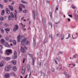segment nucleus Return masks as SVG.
<instances>
[{"label":"nucleus","mask_w":78,"mask_h":78,"mask_svg":"<svg viewBox=\"0 0 78 78\" xmlns=\"http://www.w3.org/2000/svg\"><path fill=\"white\" fill-rule=\"evenodd\" d=\"M26 41L27 39L26 38L23 39L21 41V44L22 45H25V44H26L27 45H28V43H29V41H27L26 42Z\"/></svg>","instance_id":"obj_1"},{"label":"nucleus","mask_w":78,"mask_h":78,"mask_svg":"<svg viewBox=\"0 0 78 78\" xmlns=\"http://www.w3.org/2000/svg\"><path fill=\"white\" fill-rule=\"evenodd\" d=\"M12 67V66H11V65L7 66L5 67V71H6V72H9L10 69H11Z\"/></svg>","instance_id":"obj_2"},{"label":"nucleus","mask_w":78,"mask_h":78,"mask_svg":"<svg viewBox=\"0 0 78 78\" xmlns=\"http://www.w3.org/2000/svg\"><path fill=\"white\" fill-rule=\"evenodd\" d=\"M5 53L7 55H9L10 53H12L11 49H8L5 51Z\"/></svg>","instance_id":"obj_3"},{"label":"nucleus","mask_w":78,"mask_h":78,"mask_svg":"<svg viewBox=\"0 0 78 78\" xmlns=\"http://www.w3.org/2000/svg\"><path fill=\"white\" fill-rule=\"evenodd\" d=\"M19 30V27L17 25H15L14 28L13 29V31L16 32V31H17Z\"/></svg>","instance_id":"obj_4"},{"label":"nucleus","mask_w":78,"mask_h":78,"mask_svg":"<svg viewBox=\"0 0 78 78\" xmlns=\"http://www.w3.org/2000/svg\"><path fill=\"white\" fill-rule=\"evenodd\" d=\"M14 57H13L12 58L14 59H16V58H17V52H16V51H14Z\"/></svg>","instance_id":"obj_5"},{"label":"nucleus","mask_w":78,"mask_h":78,"mask_svg":"<svg viewBox=\"0 0 78 78\" xmlns=\"http://www.w3.org/2000/svg\"><path fill=\"white\" fill-rule=\"evenodd\" d=\"M33 17L34 20H35V16H36V12L34 10H32Z\"/></svg>","instance_id":"obj_6"},{"label":"nucleus","mask_w":78,"mask_h":78,"mask_svg":"<svg viewBox=\"0 0 78 78\" xmlns=\"http://www.w3.org/2000/svg\"><path fill=\"white\" fill-rule=\"evenodd\" d=\"M42 21L43 23L44 24V27H45V24H46V21H45V18H44V17H43Z\"/></svg>","instance_id":"obj_7"},{"label":"nucleus","mask_w":78,"mask_h":78,"mask_svg":"<svg viewBox=\"0 0 78 78\" xmlns=\"http://www.w3.org/2000/svg\"><path fill=\"white\" fill-rule=\"evenodd\" d=\"M25 67H23L22 69V75H23L25 73Z\"/></svg>","instance_id":"obj_8"},{"label":"nucleus","mask_w":78,"mask_h":78,"mask_svg":"<svg viewBox=\"0 0 78 78\" xmlns=\"http://www.w3.org/2000/svg\"><path fill=\"white\" fill-rule=\"evenodd\" d=\"M21 51L22 53H25V50L23 48L21 47Z\"/></svg>","instance_id":"obj_9"},{"label":"nucleus","mask_w":78,"mask_h":78,"mask_svg":"<svg viewBox=\"0 0 78 78\" xmlns=\"http://www.w3.org/2000/svg\"><path fill=\"white\" fill-rule=\"evenodd\" d=\"M6 14H9L10 13V10L8 8H6Z\"/></svg>","instance_id":"obj_10"},{"label":"nucleus","mask_w":78,"mask_h":78,"mask_svg":"<svg viewBox=\"0 0 78 78\" xmlns=\"http://www.w3.org/2000/svg\"><path fill=\"white\" fill-rule=\"evenodd\" d=\"M1 43L2 45H4V44H5V41L3 39H2L1 40Z\"/></svg>","instance_id":"obj_11"},{"label":"nucleus","mask_w":78,"mask_h":78,"mask_svg":"<svg viewBox=\"0 0 78 78\" xmlns=\"http://www.w3.org/2000/svg\"><path fill=\"white\" fill-rule=\"evenodd\" d=\"M9 7L12 11H14V8H13V7L11 6V5H9Z\"/></svg>","instance_id":"obj_12"},{"label":"nucleus","mask_w":78,"mask_h":78,"mask_svg":"<svg viewBox=\"0 0 78 78\" xmlns=\"http://www.w3.org/2000/svg\"><path fill=\"white\" fill-rule=\"evenodd\" d=\"M4 45L5 47H10V45H9L7 42L5 43L4 44Z\"/></svg>","instance_id":"obj_13"},{"label":"nucleus","mask_w":78,"mask_h":78,"mask_svg":"<svg viewBox=\"0 0 78 78\" xmlns=\"http://www.w3.org/2000/svg\"><path fill=\"white\" fill-rule=\"evenodd\" d=\"M63 73L64 74V75H65L66 76H67L68 78H70V76L69 75V74H67V73L66 72H64Z\"/></svg>","instance_id":"obj_14"},{"label":"nucleus","mask_w":78,"mask_h":78,"mask_svg":"<svg viewBox=\"0 0 78 78\" xmlns=\"http://www.w3.org/2000/svg\"><path fill=\"white\" fill-rule=\"evenodd\" d=\"M9 78V74L8 73H6L5 74V78Z\"/></svg>","instance_id":"obj_15"},{"label":"nucleus","mask_w":78,"mask_h":78,"mask_svg":"<svg viewBox=\"0 0 78 78\" xmlns=\"http://www.w3.org/2000/svg\"><path fill=\"white\" fill-rule=\"evenodd\" d=\"M34 42H33V45L34 47H35L36 45V41H35V38L34 37L33 38Z\"/></svg>","instance_id":"obj_16"},{"label":"nucleus","mask_w":78,"mask_h":78,"mask_svg":"<svg viewBox=\"0 0 78 78\" xmlns=\"http://www.w3.org/2000/svg\"><path fill=\"white\" fill-rule=\"evenodd\" d=\"M18 41L19 42H20V36H18Z\"/></svg>","instance_id":"obj_17"},{"label":"nucleus","mask_w":78,"mask_h":78,"mask_svg":"<svg viewBox=\"0 0 78 78\" xmlns=\"http://www.w3.org/2000/svg\"><path fill=\"white\" fill-rule=\"evenodd\" d=\"M32 59L33 65H34V62H35V61H34V58L33 57H32Z\"/></svg>","instance_id":"obj_18"},{"label":"nucleus","mask_w":78,"mask_h":78,"mask_svg":"<svg viewBox=\"0 0 78 78\" xmlns=\"http://www.w3.org/2000/svg\"><path fill=\"white\" fill-rule=\"evenodd\" d=\"M5 10H3L2 11V13H1L2 16H3V15H4V14H5Z\"/></svg>","instance_id":"obj_19"},{"label":"nucleus","mask_w":78,"mask_h":78,"mask_svg":"<svg viewBox=\"0 0 78 78\" xmlns=\"http://www.w3.org/2000/svg\"><path fill=\"white\" fill-rule=\"evenodd\" d=\"M77 56V55L75 54L73 56V57L72 58V59H73L74 58H76Z\"/></svg>","instance_id":"obj_20"},{"label":"nucleus","mask_w":78,"mask_h":78,"mask_svg":"<svg viewBox=\"0 0 78 78\" xmlns=\"http://www.w3.org/2000/svg\"><path fill=\"white\" fill-rule=\"evenodd\" d=\"M61 40L62 41V40H63L64 39V34H62L61 36Z\"/></svg>","instance_id":"obj_21"},{"label":"nucleus","mask_w":78,"mask_h":78,"mask_svg":"<svg viewBox=\"0 0 78 78\" xmlns=\"http://www.w3.org/2000/svg\"><path fill=\"white\" fill-rule=\"evenodd\" d=\"M5 59L6 61H9V60L11 59V58L10 57H7L5 58Z\"/></svg>","instance_id":"obj_22"},{"label":"nucleus","mask_w":78,"mask_h":78,"mask_svg":"<svg viewBox=\"0 0 78 78\" xmlns=\"http://www.w3.org/2000/svg\"><path fill=\"white\" fill-rule=\"evenodd\" d=\"M12 64H13V65H16V61H15V60H13V61H12Z\"/></svg>","instance_id":"obj_23"},{"label":"nucleus","mask_w":78,"mask_h":78,"mask_svg":"<svg viewBox=\"0 0 78 78\" xmlns=\"http://www.w3.org/2000/svg\"><path fill=\"white\" fill-rule=\"evenodd\" d=\"M41 76H45V74L43 72L41 71Z\"/></svg>","instance_id":"obj_24"},{"label":"nucleus","mask_w":78,"mask_h":78,"mask_svg":"<svg viewBox=\"0 0 78 78\" xmlns=\"http://www.w3.org/2000/svg\"><path fill=\"white\" fill-rule=\"evenodd\" d=\"M10 15L11 16V17H12V18H14V14L12 12H11L10 13Z\"/></svg>","instance_id":"obj_25"},{"label":"nucleus","mask_w":78,"mask_h":78,"mask_svg":"<svg viewBox=\"0 0 78 78\" xmlns=\"http://www.w3.org/2000/svg\"><path fill=\"white\" fill-rule=\"evenodd\" d=\"M12 19V17H11V15H9V17H8V20H10L11 19Z\"/></svg>","instance_id":"obj_26"},{"label":"nucleus","mask_w":78,"mask_h":78,"mask_svg":"<svg viewBox=\"0 0 78 78\" xmlns=\"http://www.w3.org/2000/svg\"><path fill=\"white\" fill-rule=\"evenodd\" d=\"M20 6L21 7H22L23 8H25V5H23L22 4H20Z\"/></svg>","instance_id":"obj_27"},{"label":"nucleus","mask_w":78,"mask_h":78,"mask_svg":"<svg viewBox=\"0 0 78 78\" xmlns=\"http://www.w3.org/2000/svg\"><path fill=\"white\" fill-rule=\"evenodd\" d=\"M4 20V18L3 17H0V20L1 21H3Z\"/></svg>","instance_id":"obj_28"},{"label":"nucleus","mask_w":78,"mask_h":78,"mask_svg":"<svg viewBox=\"0 0 78 78\" xmlns=\"http://www.w3.org/2000/svg\"><path fill=\"white\" fill-rule=\"evenodd\" d=\"M49 38H51V40H52L53 38L52 37V35L51 34H50L49 36Z\"/></svg>","instance_id":"obj_29"},{"label":"nucleus","mask_w":78,"mask_h":78,"mask_svg":"<svg viewBox=\"0 0 78 78\" xmlns=\"http://www.w3.org/2000/svg\"><path fill=\"white\" fill-rule=\"evenodd\" d=\"M27 71L28 72H29V71H30V66H27Z\"/></svg>","instance_id":"obj_30"},{"label":"nucleus","mask_w":78,"mask_h":78,"mask_svg":"<svg viewBox=\"0 0 78 78\" xmlns=\"http://www.w3.org/2000/svg\"><path fill=\"white\" fill-rule=\"evenodd\" d=\"M13 70L14 71H16L17 70V69L16 68V67H14L13 68Z\"/></svg>","instance_id":"obj_31"},{"label":"nucleus","mask_w":78,"mask_h":78,"mask_svg":"<svg viewBox=\"0 0 78 78\" xmlns=\"http://www.w3.org/2000/svg\"><path fill=\"white\" fill-rule=\"evenodd\" d=\"M13 44H14V45H16V41L15 40H13Z\"/></svg>","instance_id":"obj_32"},{"label":"nucleus","mask_w":78,"mask_h":78,"mask_svg":"<svg viewBox=\"0 0 78 78\" xmlns=\"http://www.w3.org/2000/svg\"><path fill=\"white\" fill-rule=\"evenodd\" d=\"M23 11L24 13H27L28 12V11H27V10H23Z\"/></svg>","instance_id":"obj_33"},{"label":"nucleus","mask_w":78,"mask_h":78,"mask_svg":"<svg viewBox=\"0 0 78 78\" xmlns=\"http://www.w3.org/2000/svg\"><path fill=\"white\" fill-rule=\"evenodd\" d=\"M19 11H20L21 12H22V8H21L20 7H19Z\"/></svg>","instance_id":"obj_34"},{"label":"nucleus","mask_w":78,"mask_h":78,"mask_svg":"<svg viewBox=\"0 0 78 78\" xmlns=\"http://www.w3.org/2000/svg\"><path fill=\"white\" fill-rule=\"evenodd\" d=\"M51 71L52 72H55V68H52L51 69Z\"/></svg>","instance_id":"obj_35"},{"label":"nucleus","mask_w":78,"mask_h":78,"mask_svg":"<svg viewBox=\"0 0 78 78\" xmlns=\"http://www.w3.org/2000/svg\"><path fill=\"white\" fill-rule=\"evenodd\" d=\"M4 65L3 64V63H0V67H3V66Z\"/></svg>","instance_id":"obj_36"},{"label":"nucleus","mask_w":78,"mask_h":78,"mask_svg":"<svg viewBox=\"0 0 78 78\" xmlns=\"http://www.w3.org/2000/svg\"><path fill=\"white\" fill-rule=\"evenodd\" d=\"M25 27V25H24V26H23L22 27V29H23V30H26V29H24V28Z\"/></svg>","instance_id":"obj_37"},{"label":"nucleus","mask_w":78,"mask_h":78,"mask_svg":"<svg viewBox=\"0 0 78 78\" xmlns=\"http://www.w3.org/2000/svg\"><path fill=\"white\" fill-rule=\"evenodd\" d=\"M70 37V34H68V37L66 38V39H69V37Z\"/></svg>","instance_id":"obj_38"},{"label":"nucleus","mask_w":78,"mask_h":78,"mask_svg":"<svg viewBox=\"0 0 78 78\" xmlns=\"http://www.w3.org/2000/svg\"><path fill=\"white\" fill-rule=\"evenodd\" d=\"M15 20H17V15H14Z\"/></svg>","instance_id":"obj_39"},{"label":"nucleus","mask_w":78,"mask_h":78,"mask_svg":"<svg viewBox=\"0 0 78 78\" xmlns=\"http://www.w3.org/2000/svg\"><path fill=\"white\" fill-rule=\"evenodd\" d=\"M9 30H10V29H8V28H7V29H5V31H8V32L9 31H10Z\"/></svg>","instance_id":"obj_40"},{"label":"nucleus","mask_w":78,"mask_h":78,"mask_svg":"<svg viewBox=\"0 0 78 78\" xmlns=\"http://www.w3.org/2000/svg\"><path fill=\"white\" fill-rule=\"evenodd\" d=\"M0 6L1 8H3V5L0 4Z\"/></svg>","instance_id":"obj_41"},{"label":"nucleus","mask_w":78,"mask_h":78,"mask_svg":"<svg viewBox=\"0 0 78 78\" xmlns=\"http://www.w3.org/2000/svg\"><path fill=\"white\" fill-rule=\"evenodd\" d=\"M49 25H51V28H52V23H51L50 22L49 23Z\"/></svg>","instance_id":"obj_42"},{"label":"nucleus","mask_w":78,"mask_h":78,"mask_svg":"<svg viewBox=\"0 0 78 78\" xmlns=\"http://www.w3.org/2000/svg\"><path fill=\"white\" fill-rule=\"evenodd\" d=\"M3 27H2V26H0V29L1 31V30H3Z\"/></svg>","instance_id":"obj_43"},{"label":"nucleus","mask_w":78,"mask_h":78,"mask_svg":"<svg viewBox=\"0 0 78 78\" xmlns=\"http://www.w3.org/2000/svg\"><path fill=\"white\" fill-rule=\"evenodd\" d=\"M15 13H14V15H17V11H16V10H15Z\"/></svg>","instance_id":"obj_44"},{"label":"nucleus","mask_w":78,"mask_h":78,"mask_svg":"<svg viewBox=\"0 0 78 78\" xmlns=\"http://www.w3.org/2000/svg\"><path fill=\"white\" fill-rule=\"evenodd\" d=\"M28 55L30 57H33V55H32V54H28Z\"/></svg>","instance_id":"obj_45"},{"label":"nucleus","mask_w":78,"mask_h":78,"mask_svg":"<svg viewBox=\"0 0 78 78\" xmlns=\"http://www.w3.org/2000/svg\"><path fill=\"white\" fill-rule=\"evenodd\" d=\"M5 39L7 41H9V37H7L5 38Z\"/></svg>","instance_id":"obj_46"},{"label":"nucleus","mask_w":78,"mask_h":78,"mask_svg":"<svg viewBox=\"0 0 78 78\" xmlns=\"http://www.w3.org/2000/svg\"><path fill=\"white\" fill-rule=\"evenodd\" d=\"M1 31L2 33V34H4V30H1Z\"/></svg>","instance_id":"obj_47"},{"label":"nucleus","mask_w":78,"mask_h":78,"mask_svg":"<svg viewBox=\"0 0 78 78\" xmlns=\"http://www.w3.org/2000/svg\"><path fill=\"white\" fill-rule=\"evenodd\" d=\"M58 6H56V8L55 9V10H57V11H58Z\"/></svg>","instance_id":"obj_48"},{"label":"nucleus","mask_w":78,"mask_h":78,"mask_svg":"<svg viewBox=\"0 0 78 78\" xmlns=\"http://www.w3.org/2000/svg\"><path fill=\"white\" fill-rule=\"evenodd\" d=\"M3 47L2 45H0V50H1L2 49Z\"/></svg>","instance_id":"obj_49"},{"label":"nucleus","mask_w":78,"mask_h":78,"mask_svg":"<svg viewBox=\"0 0 78 78\" xmlns=\"http://www.w3.org/2000/svg\"><path fill=\"white\" fill-rule=\"evenodd\" d=\"M5 25L6 26V27H8L9 26V25L6 23H5Z\"/></svg>","instance_id":"obj_50"},{"label":"nucleus","mask_w":78,"mask_h":78,"mask_svg":"<svg viewBox=\"0 0 78 78\" xmlns=\"http://www.w3.org/2000/svg\"><path fill=\"white\" fill-rule=\"evenodd\" d=\"M49 14H50V16L51 17V12H50Z\"/></svg>","instance_id":"obj_51"},{"label":"nucleus","mask_w":78,"mask_h":78,"mask_svg":"<svg viewBox=\"0 0 78 78\" xmlns=\"http://www.w3.org/2000/svg\"><path fill=\"white\" fill-rule=\"evenodd\" d=\"M24 49H25V50H27V47L26 46H24Z\"/></svg>","instance_id":"obj_52"},{"label":"nucleus","mask_w":78,"mask_h":78,"mask_svg":"<svg viewBox=\"0 0 78 78\" xmlns=\"http://www.w3.org/2000/svg\"><path fill=\"white\" fill-rule=\"evenodd\" d=\"M70 17H72V15H68Z\"/></svg>","instance_id":"obj_53"},{"label":"nucleus","mask_w":78,"mask_h":78,"mask_svg":"<svg viewBox=\"0 0 78 78\" xmlns=\"http://www.w3.org/2000/svg\"><path fill=\"white\" fill-rule=\"evenodd\" d=\"M11 5H14V1H12V3L11 4Z\"/></svg>","instance_id":"obj_54"},{"label":"nucleus","mask_w":78,"mask_h":78,"mask_svg":"<svg viewBox=\"0 0 78 78\" xmlns=\"http://www.w3.org/2000/svg\"><path fill=\"white\" fill-rule=\"evenodd\" d=\"M3 24V22L0 21V25H2Z\"/></svg>","instance_id":"obj_55"},{"label":"nucleus","mask_w":78,"mask_h":78,"mask_svg":"<svg viewBox=\"0 0 78 78\" xmlns=\"http://www.w3.org/2000/svg\"><path fill=\"white\" fill-rule=\"evenodd\" d=\"M56 59H57V60L58 61H60V59L58 58H56Z\"/></svg>","instance_id":"obj_56"},{"label":"nucleus","mask_w":78,"mask_h":78,"mask_svg":"<svg viewBox=\"0 0 78 78\" xmlns=\"http://www.w3.org/2000/svg\"><path fill=\"white\" fill-rule=\"evenodd\" d=\"M0 52L1 54H3V51H2V50H0Z\"/></svg>","instance_id":"obj_57"},{"label":"nucleus","mask_w":78,"mask_h":78,"mask_svg":"<svg viewBox=\"0 0 78 78\" xmlns=\"http://www.w3.org/2000/svg\"><path fill=\"white\" fill-rule=\"evenodd\" d=\"M4 2L5 3H7L8 2V0H4Z\"/></svg>","instance_id":"obj_58"},{"label":"nucleus","mask_w":78,"mask_h":78,"mask_svg":"<svg viewBox=\"0 0 78 78\" xmlns=\"http://www.w3.org/2000/svg\"><path fill=\"white\" fill-rule=\"evenodd\" d=\"M59 23V21H58L57 23H55V24H56V25H58V23Z\"/></svg>","instance_id":"obj_59"},{"label":"nucleus","mask_w":78,"mask_h":78,"mask_svg":"<svg viewBox=\"0 0 78 78\" xmlns=\"http://www.w3.org/2000/svg\"><path fill=\"white\" fill-rule=\"evenodd\" d=\"M60 67H61L60 68V69H62V67L61 66H59V67H58V68H59H59Z\"/></svg>","instance_id":"obj_60"},{"label":"nucleus","mask_w":78,"mask_h":78,"mask_svg":"<svg viewBox=\"0 0 78 78\" xmlns=\"http://www.w3.org/2000/svg\"><path fill=\"white\" fill-rule=\"evenodd\" d=\"M68 22H70V19L69 18H68Z\"/></svg>","instance_id":"obj_61"},{"label":"nucleus","mask_w":78,"mask_h":78,"mask_svg":"<svg viewBox=\"0 0 78 78\" xmlns=\"http://www.w3.org/2000/svg\"><path fill=\"white\" fill-rule=\"evenodd\" d=\"M59 35H60L59 34H57V37H59Z\"/></svg>","instance_id":"obj_62"},{"label":"nucleus","mask_w":78,"mask_h":78,"mask_svg":"<svg viewBox=\"0 0 78 78\" xmlns=\"http://www.w3.org/2000/svg\"><path fill=\"white\" fill-rule=\"evenodd\" d=\"M24 3V4H27V2H26L25 1H24V3Z\"/></svg>","instance_id":"obj_63"},{"label":"nucleus","mask_w":78,"mask_h":78,"mask_svg":"<svg viewBox=\"0 0 78 78\" xmlns=\"http://www.w3.org/2000/svg\"><path fill=\"white\" fill-rule=\"evenodd\" d=\"M46 42H47V40H45L44 41V43H46Z\"/></svg>","instance_id":"obj_64"}]
</instances>
